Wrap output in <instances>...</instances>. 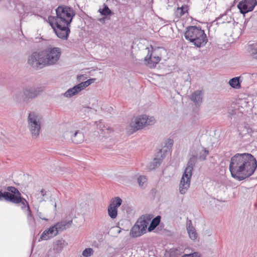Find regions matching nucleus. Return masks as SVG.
I'll use <instances>...</instances> for the list:
<instances>
[{"label":"nucleus","mask_w":257,"mask_h":257,"mask_svg":"<svg viewBox=\"0 0 257 257\" xmlns=\"http://www.w3.org/2000/svg\"><path fill=\"white\" fill-rule=\"evenodd\" d=\"M239 136L241 138L245 137L249 139L251 136L252 130L249 127L243 126L239 130Z\"/></svg>","instance_id":"nucleus-22"},{"label":"nucleus","mask_w":257,"mask_h":257,"mask_svg":"<svg viewBox=\"0 0 257 257\" xmlns=\"http://www.w3.org/2000/svg\"><path fill=\"white\" fill-rule=\"evenodd\" d=\"M55 232L56 230H55L54 227L53 226H51L49 229L44 231L41 235V238L42 240H48L50 238L56 235H55Z\"/></svg>","instance_id":"nucleus-19"},{"label":"nucleus","mask_w":257,"mask_h":257,"mask_svg":"<svg viewBox=\"0 0 257 257\" xmlns=\"http://www.w3.org/2000/svg\"><path fill=\"white\" fill-rule=\"evenodd\" d=\"M56 17H49V23L59 38L67 40L70 33V24L75 13L70 7L60 6L56 9Z\"/></svg>","instance_id":"nucleus-2"},{"label":"nucleus","mask_w":257,"mask_h":257,"mask_svg":"<svg viewBox=\"0 0 257 257\" xmlns=\"http://www.w3.org/2000/svg\"><path fill=\"white\" fill-rule=\"evenodd\" d=\"M251 55L253 58L257 59V48L252 50Z\"/></svg>","instance_id":"nucleus-38"},{"label":"nucleus","mask_w":257,"mask_h":257,"mask_svg":"<svg viewBox=\"0 0 257 257\" xmlns=\"http://www.w3.org/2000/svg\"><path fill=\"white\" fill-rule=\"evenodd\" d=\"M224 17H226V15L225 14H222V15H220L219 17H218V18H217L216 19V21H219L222 18Z\"/></svg>","instance_id":"nucleus-39"},{"label":"nucleus","mask_w":257,"mask_h":257,"mask_svg":"<svg viewBox=\"0 0 257 257\" xmlns=\"http://www.w3.org/2000/svg\"><path fill=\"white\" fill-rule=\"evenodd\" d=\"M98 12L101 15L105 17L107 16H111L113 14L108 6L105 4L103 5V8L102 9H99Z\"/></svg>","instance_id":"nucleus-27"},{"label":"nucleus","mask_w":257,"mask_h":257,"mask_svg":"<svg viewBox=\"0 0 257 257\" xmlns=\"http://www.w3.org/2000/svg\"><path fill=\"white\" fill-rule=\"evenodd\" d=\"M161 221V217L157 216L155 217L151 222V223L148 227V231L151 232L153 231L160 223Z\"/></svg>","instance_id":"nucleus-23"},{"label":"nucleus","mask_w":257,"mask_h":257,"mask_svg":"<svg viewBox=\"0 0 257 257\" xmlns=\"http://www.w3.org/2000/svg\"><path fill=\"white\" fill-rule=\"evenodd\" d=\"M94 252V251L91 248H86L82 252V255L84 257H89L91 256Z\"/></svg>","instance_id":"nucleus-32"},{"label":"nucleus","mask_w":257,"mask_h":257,"mask_svg":"<svg viewBox=\"0 0 257 257\" xmlns=\"http://www.w3.org/2000/svg\"><path fill=\"white\" fill-rule=\"evenodd\" d=\"M199 152V159L201 161H204L206 159L207 156L209 154V151L205 148H202L201 151H199V149H197Z\"/></svg>","instance_id":"nucleus-29"},{"label":"nucleus","mask_w":257,"mask_h":257,"mask_svg":"<svg viewBox=\"0 0 257 257\" xmlns=\"http://www.w3.org/2000/svg\"><path fill=\"white\" fill-rule=\"evenodd\" d=\"M54 207L55 210H56L57 204H56V203L55 202H54Z\"/></svg>","instance_id":"nucleus-40"},{"label":"nucleus","mask_w":257,"mask_h":257,"mask_svg":"<svg viewBox=\"0 0 257 257\" xmlns=\"http://www.w3.org/2000/svg\"><path fill=\"white\" fill-rule=\"evenodd\" d=\"M38 195L40 196V197H38V199H39V202H41L46 201V197L48 195V192L45 189H42Z\"/></svg>","instance_id":"nucleus-30"},{"label":"nucleus","mask_w":257,"mask_h":257,"mask_svg":"<svg viewBox=\"0 0 257 257\" xmlns=\"http://www.w3.org/2000/svg\"><path fill=\"white\" fill-rule=\"evenodd\" d=\"M164 158L165 154L164 153L163 154L162 150H160L157 154L156 157L154 159L153 161L150 163L148 166V168L150 170H153L159 167Z\"/></svg>","instance_id":"nucleus-16"},{"label":"nucleus","mask_w":257,"mask_h":257,"mask_svg":"<svg viewBox=\"0 0 257 257\" xmlns=\"http://www.w3.org/2000/svg\"><path fill=\"white\" fill-rule=\"evenodd\" d=\"M107 130H110V131H112V129H111V128H110L109 127H108V128H107Z\"/></svg>","instance_id":"nucleus-42"},{"label":"nucleus","mask_w":257,"mask_h":257,"mask_svg":"<svg viewBox=\"0 0 257 257\" xmlns=\"http://www.w3.org/2000/svg\"><path fill=\"white\" fill-rule=\"evenodd\" d=\"M81 90V88H80L77 85L74 86L73 87L69 88L68 89L64 94V96L67 98H70L76 94H77Z\"/></svg>","instance_id":"nucleus-21"},{"label":"nucleus","mask_w":257,"mask_h":257,"mask_svg":"<svg viewBox=\"0 0 257 257\" xmlns=\"http://www.w3.org/2000/svg\"><path fill=\"white\" fill-rule=\"evenodd\" d=\"M37 216L40 219H41L42 220H45V221H48V219L47 218H46V217H43L42 213L40 212V211H39L38 209L37 211Z\"/></svg>","instance_id":"nucleus-36"},{"label":"nucleus","mask_w":257,"mask_h":257,"mask_svg":"<svg viewBox=\"0 0 257 257\" xmlns=\"http://www.w3.org/2000/svg\"><path fill=\"white\" fill-rule=\"evenodd\" d=\"M83 76V75H80L79 76H78V78H79V77H82Z\"/></svg>","instance_id":"nucleus-44"},{"label":"nucleus","mask_w":257,"mask_h":257,"mask_svg":"<svg viewBox=\"0 0 257 257\" xmlns=\"http://www.w3.org/2000/svg\"><path fill=\"white\" fill-rule=\"evenodd\" d=\"M42 123V117L37 113L32 111L29 113L27 118L28 128L33 139L39 136Z\"/></svg>","instance_id":"nucleus-5"},{"label":"nucleus","mask_w":257,"mask_h":257,"mask_svg":"<svg viewBox=\"0 0 257 257\" xmlns=\"http://www.w3.org/2000/svg\"><path fill=\"white\" fill-rule=\"evenodd\" d=\"M72 223V220H69L68 221H62L57 223L55 225L53 226L55 228L56 232L55 235H57L59 231H61L65 229L67 227H69Z\"/></svg>","instance_id":"nucleus-17"},{"label":"nucleus","mask_w":257,"mask_h":257,"mask_svg":"<svg viewBox=\"0 0 257 257\" xmlns=\"http://www.w3.org/2000/svg\"><path fill=\"white\" fill-rule=\"evenodd\" d=\"M96 81V78H91L84 82H82L78 84L79 87L81 88V90L84 89L91 84L94 83Z\"/></svg>","instance_id":"nucleus-28"},{"label":"nucleus","mask_w":257,"mask_h":257,"mask_svg":"<svg viewBox=\"0 0 257 257\" xmlns=\"http://www.w3.org/2000/svg\"><path fill=\"white\" fill-rule=\"evenodd\" d=\"M29 224L32 226H35L36 224L34 216L28 218Z\"/></svg>","instance_id":"nucleus-35"},{"label":"nucleus","mask_w":257,"mask_h":257,"mask_svg":"<svg viewBox=\"0 0 257 257\" xmlns=\"http://www.w3.org/2000/svg\"><path fill=\"white\" fill-rule=\"evenodd\" d=\"M240 82L239 77H236L231 79L229 81V84L232 88L238 89L240 87Z\"/></svg>","instance_id":"nucleus-24"},{"label":"nucleus","mask_w":257,"mask_h":257,"mask_svg":"<svg viewBox=\"0 0 257 257\" xmlns=\"http://www.w3.org/2000/svg\"><path fill=\"white\" fill-rule=\"evenodd\" d=\"M188 11L187 6L184 5L180 8H178L175 11V14L178 18H180Z\"/></svg>","instance_id":"nucleus-25"},{"label":"nucleus","mask_w":257,"mask_h":257,"mask_svg":"<svg viewBox=\"0 0 257 257\" xmlns=\"http://www.w3.org/2000/svg\"><path fill=\"white\" fill-rule=\"evenodd\" d=\"M61 53V49L60 48L52 46H49L41 51L43 62L46 66L56 64L60 58Z\"/></svg>","instance_id":"nucleus-6"},{"label":"nucleus","mask_w":257,"mask_h":257,"mask_svg":"<svg viewBox=\"0 0 257 257\" xmlns=\"http://www.w3.org/2000/svg\"><path fill=\"white\" fill-rule=\"evenodd\" d=\"M190 99L196 105H199L202 102V91L197 90L193 92L190 96Z\"/></svg>","instance_id":"nucleus-18"},{"label":"nucleus","mask_w":257,"mask_h":257,"mask_svg":"<svg viewBox=\"0 0 257 257\" xmlns=\"http://www.w3.org/2000/svg\"><path fill=\"white\" fill-rule=\"evenodd\" d=\"M257 5L256 0H242L237 5V8L241 14H245L252 11Z\"/></svg>","instance_id":"nucleus-13"},{"label":"nucleus","mask_w":257,"mask_h":257,"mask_svg":"<svg viewBox=\"0 0 257 257\" xmlns=\"http://www.w3.org/2000/svg\"><path fill=\"white\" fill-rule=\"evenodd\" d=\"M147 179L144 176H141L138 178V182L141 188H145L146 185Z\"/></svg>","instance_id":"nucleus-31"},{"label":"nucleus","mask_w":257,"mask_h":257,"mask_svg":"<svg viewBox=\"0 0 257 257\" xmlns=\"http://www.w3.org/2000/svg\"><path fill=\"white\" fill-rule=\"evenodd\" d=\"M186 40L192 43L197 47L205 45L208 41L204 31L196 26H189L184 34Z\"/></svg>","instance_id":"nucleus-4"},{"label":"nucleus","mask_w":257,"mask_h":257,"mask_svg":"<svg viewBox=\"0 0 257 257\" xmlns=\"http://www.w3.org/2000/svg\"><path fill=\"white\" fill-rule=\"evenodd\" d=\"M3 200L14 204H19L22 201H24L22 199L21 193L14 186L7 187L6 191L4 192L0 190V201Z\"/></svg>","instance_id":"nucleus-7"},{"label":"nucleus","mask_w":257,"mask_h":257,"mask_svg":"<svg viewBox=\"0 0 257 257\" xmlns=\"http://www.w3.org/2000/svg\"><path fill=\"white\" fill-rule=\"evenodd\" d=\"M198 150L192 149L189 152L190 157L179 185V191L181 194H184L190 187L193 168L198 159Z\"/></svg>","instance_id":"nucleus-3"},{"label":"nucleus","mask_w":257,"mask_h":257,"mask_svg":"<svg viewBox=\"0 0 257 257\" xmlns=\"http://www.w3.org/2000/svg\"><path fill=\"white\" fill-rule=\"evenodd\" d=\"M155 122V119L153 116L149 117L146 115L139 116L131 123L128 129L131 134H133L144 126L153 124Z\"/></svg>","instance_id":"nucleus-9"},{"label":"nucleus","mask_w":257,"mask_h":257,"mask_svg":"<svg viewBox=\"0 0 257 257\" xmlns=\"http://www.w3.org/2000/svg\"><path fill=\"white\" fill-rule=\"evenodd\" d=\"M22 199L24 200V201H22L21 202H19V204L20 203L21 204V208L23 209L25 208L26 207H27V210L28 211V218H29L30 217H32L33 216L32 214V212L30 209L28 202L22 196Z\"/></svg>","instance_id":"nucleus-26"},{"label":"nucleus","mask_w":257,"mask_h":257,"mask_svg":"<svg viewBox=\"0 0 257 257\" xmlns=\"http://www.w3.org/2000/svg\"><path fill=\"white\" fill-rule=\"evenodd\" d=\"M257 167V161L249 153H237L231 158L229 170L231 176L242 181L254 172Z\"/></svg>","instance_id":"nucleus-1"},{"label":"nucleus","mask_w":257,"mask_h":257,"mask_svg":"<svg viewBox=\"0 0 257 257\" xmlns=\"http://www.w3.org/2000/svg\"><path fill=\"white\" fill-rule=\"evenodd\" d=\"M173 144V141L171 139H169L167 141V143L166 144V146L169 148H171Z\"/></svg>","instance_id":"nucleus-37"},{"label":"nucleus","mask_w":257,"mask_h":257,"mask_svg":"<svg viewBox=\"0 0 257 257\" xmlns=\"http://www.w3.org/2000/svg\"><path fill=\"white\" fill-rule=\"evenodd\" d=\"M2 41L4 42H8L6 38V39H2Z\"/></svg>","instance_id":"nucleus-41"},{"label":"nucleus","mask_w":257,"mask_h":257,"mask_svg":"<svg viewBox=\"0 0 257 257\" xmlns=\"http://www.w3.org/2000/svg\"><path fill=\"white\" fill-rule=\"evenodd\" d=\"M153 52L148 50L147 56L145 58V61L150 68H154L160 61L161 58L159 56H152Z\"/></svg>","instance_id":"nucleus-15"},{"label":"nucleus","mask_w":257,"mask_h":257,"mask_svg":"<svg viewBox=\"0 0 257 257\" xmlns=\"http://www.w3.org/2000/svg\"><path fill=\"white\" fill-rule=\"evenodd\" d=\"M121 203L122 200L119 197H116L111 199V203L107 208L108 216L111 219H115L117 217V208L121 205Z\"/></svg>","instance_id":"nucleus-12"},{"label":"nucleus","mask_w":257,"mask_h":257,"mask_svg":"<svg viewBox=\"0 0 257 257\" xmlns=\"http://www.w3.org/2000/svg\"><path fill=\"white\" fill-rule=\"evenodd\" d=\"M229 114H233V113H231L230 112H229Z\"/></svg>","instance_id":"nucleus-45"},{"label":"nucleus","mask_w":257,"mask_h":257,"mask_svg":"<svg viewBox=\"0 0 257 257\" xmlns=\"http://www.w3.org/2000/svg\"><path fill=\"white\" fill-rule=\"evenodd\" d=\"M152 217L150 215L140 217L132 228L130 235L133 237H137L145 233Z\"/></svg>","instance_id":"nucleus-8"},{"label":"nucleus","mask_w":257,"mask_h":257,"mask_svg":"<svg viewBox=\"0 0 257 257\" xmlns=\"http://www.w3.org/2000/svg\"><path fill=\"white\" fill-rule=\"evenodd\" d=\"M63 137L65 139L70 138L72 142L75 144H81L84 139L83 134L80 131L75 132L66 131L64 133Z\"/></svg>","instance_id":"nucleus-14"},{"label":"nucleus","mask_w":257,"mask_h":257,"mask_svg":"<svg viewBox=\"0 0 257 257\" xmlns=\"http://www.w3.org/2000/svg\"><path fill=\"white\" fill-rule=\"evenodd\" d=\"M43 58L41 55V51L34 52L29 56L28 62L32 67L36 69H41L46 66L43 62Z\"/></svg>","instance_id":"nucleus-10"},{"label":"nucleus","mask_w":257,"mask_h":257,"mask_svg":"<svg viewBox=\"0 0 257 257\" xmlns=\"http://www.w3.org/2000/svg\"><path fill=\"white\" fill-rule=\"evenodd\" d=\"M50 201L53 202V198L50 197Z\"/></svg>","instance_id":"nucleus-43"},{"label":"nucleus","mask_w":257,"mask_h":257,"mask_svg":"<svg viewBox=\"0 0 257 257\" xmlns=\"http://www.w3.org/2000/svg\"><path fill=\"white\" fill-rule=\"evenodd\" d=\"M187 230L190 238L192 240H195L197 237V234L196 232L195 229L192 225V222L190 220L187 222Z\"/></svg>","instance_id":"nucleus-20"},{"label":"nucleus","mask_w":257,"mask_h":257,"mask_svg":"<svg viewBox=\"0 0 257 257\" xmlns=\"http://www.w3.org/2000/svg\"><path fill=\"white\" fill-rule=\"evenodd\" d=\"M65 241L64 240H58L56 242V249L61 250L64 246Z\"/></svg>","instance_id":"nucleus-33"},{"label":"nucleus","mask_w":257,"mask_h":257,"mask_svg":"<svg viewBox=\"0 0 257 257\" xmlns=\"http://www.w3.org/2000/svg\"><path fill=\"white\" fill-rule=\"evenodd\" d=\"M43 91L41 87H28L23 89V98L25 101L32 100L39 96Z\"/></svg>","instance_id":"nucleus-11"},{"label":"nucleus","mask_w":257,"mask_h":257,"mask_svg":"<svg viewBox=\"0 0 257 257\" xmlns=\"http://www.w3.org/2000/svg\"><path fill=\"white\" fill-rule=\"evenodd\" d=\"M181 257H201L198 252L193 253L185 254Z\"/></svg>","instance_id":"nucleus-34"}]
</instances>
